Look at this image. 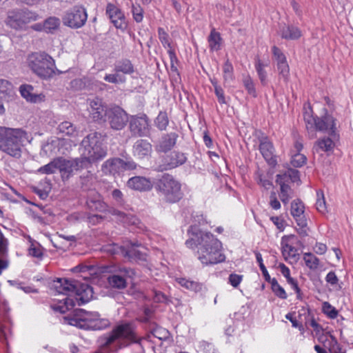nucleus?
<instances>
[{"instance_id": "1", "label": "nucleus", "mask_w": 353, "mask_h": 353, "mask_svg": "<svg viewBox=\"0 0 353 353\" xmlns=\"http://www.w3.org/2000/svg\"><path fill=\"white\" fill-rule=\"evenodd\" d=\"M188 234L186 246L191 249L198 248V259L203 265L216 264L225 261V256L221 252V243L212 233L203 232L194 225L190 226Z\"/></svg>"}, {"instance_id": "2", "label": "nucleus", "mask_w": 353, "mask_h": 353, "mask_svg": "<svg viewBox=\"0 0 353 353\" xmlns=\"http://www.w3.org/2000/svg\"><path fill=\"white\" fill-rule=\"evenodd\" d=\"M52 288L59 294L67 295L63 303L52 307L54 310L63 314L72 309L76 303L81 305L88 303L93 295L90 285L74 279L59 278L52 282Z\"/></svg>"}, {"instance_id": "3", "label": "nucleus", "mask_w": 353, "mask_h": 353, "mask_svg": "<svg viewBox=\"0 0 353 353\" xmlns=\"http://www.w3.org/2000/svg\"><path fill=\"white\" fill-rule=\"evenodd\" d=\"M143 338L139 336L133 323L125 322L115 325L111 332L103 334L98 339L101 350L109 352L137 344L141 346Z\"/></svg>"}, {"instance_id": "4", "label": "nucleus", "mask_w": 353, "mask_h": 353, "mask_svg": "<svg viewBox=\"0 0 353 353\" xmlns=\"http://www.w3.org/2000/svg\"><path fill=\"white\" fill-rule=\"evenodd\" d=\"M27 139L26 132L21 128L0 126V151L12 157H21L23 143Z\"/></svg>"}, {"instance_id": "5", "label": "nucleus", "mask_w": 353, "mask_h": 353, "mask_svg": "<svg viewBox=\"0 0 353 353\" xmlns=\"http://www.w3.org/2000/svg\"><path fill=\"white\" fill-rule=\"evenodd\" d=\"M154 188L161 199L168 203H177L183 196L181 183L170 174H163L157 179Z\"/></svg>"}, {"instance_id": "6", "label": "nucleus", "mask_w": 353, "mask_h": 353, "mask_svg": "<svg viewBox=\"0 0 353 353\" xmlns=\"http://www.w3.org/2000/svg\"><path fill=\"white\" fill-rule=\"evenodd\" d=\"M101 133L93 132L88 134L81 141L82 159L84 162L93 163L103 159L107 155Z\"/></svg>"}, {"instance_id": "7", "label": "nucleus", "mask_w": 353, "mask_h": 353, "mask_svg": "<svg viewBox=\"0 0 353 353\" xmlns=\"http://www.w3.org/2000/svg\"><path fill=\"white\" fill-rule=\"evenodd\" d=\"M68 323L81 329L92 330H103L110 325V321L108 319L100 318L98 312L82 309L76 311L72 316L68 318Z\"/></svg>"}, {"instance_id": "8", "label": "nucleus", "mask_w": 353, "mask_h": 353, "mask_svg": "<svg viewBox=\"0 0 353 353\" xmlns=\"http://www.w3.org/2000/svg\"><path fill=\"white\" fill-rule=\"evenodd\" d=\"M27 63L31 70L41 79H48L55 74L54 60L44 52L29 54Z\"/></svg>"}, {"instance_id": "9", "label": "nucleus", "mask_w": 353, "mask_h": 353, "mask_svg": "<svg viewBox=\"0 0 353 353\" xmlns=\"http://www.w3.org/2000/svg\"><path fill=\"white\" fill-rule=\"evenodd\" d=\"M40 18L36 12L27 8H16L8 12L6 23L11 28L22 30L28 23L36 21Z\"/></svg>"}, {"instance_id": "10", "label": "nucleus", "mask_w": 353, "mask_h": 353, "mask_svg": "<svg viewBox=\"0 0 353 353\" xmlns=\"http://www.w3.org/2000/svg\"><path fill=\"white\" fill-rule=\"evenodd\" d=\"M86 205L88 208L92 211L99 212H108L116 216L119 220L126 223L128 220V216L119 210L109 207L103 201L100 194L96 191H92L87 196Z\"/></svg>"}, {"instance_id": "11", "label": "nucleus", "mask_w": 353, "mask_h": 353, "mask_svg": "<svg viewBox=\"0 0 353 353\" xmlns=\"http://www.w3.org/2000/svg\"><path fill=\"white\" fill-rule=\"evenodd\" d=\"M88 19V14L84 7L75 6L66 10L62 17L64 26L70 28L78 29L83 27Z\"/></svg>"}, {"instance_id": "12", "label": "nucleus", "mask_w": 353, "mask_h": 353, "mask_svg": "<svg viewBox=\"0 0 353 353\" xmlns=\"http://www.w3.org/2000/svg\"><path fill=\"white\" fill-rule=\"evenodd\" d=\"M137 271L125 266H117L114 268L112 274L108 278L109 284L114 288L124 289L127 286V279H133L137 276Z\"/></svg>"}, {"instance_id": "13", "label": "nucleus", "mask_w": 353, "mask_h": 353, "mask_svg": "<svg viewBox=\"0 0 353 353\" xmlns=\"http://www.w3.org/2000/svg\"><path fill=\"white\" fill-rule=\"evenodd\" d=\"M106 118L111 129L114 130H123L129 121L126 112L119 106L108 109Z\"/></svg>"}, {"instance_id": "14", "label": "nucleus", "mask_w": 353, "mask_h": 353, "mask_svg": "<svg viewBox=\"0 0 353 353\" xmlns=\"http://www.w3.org/2000/svg\"><path fill=\"white\" fill-rule=\"evenodd\" d=\"M129 128L133 136L147 137L150 133L148 117L144 114L132 116L129 121Z\"/></svg>"}, {"instance_id": "15", "label": "nucleus", "mask_w": 353, "mask_h": 353, "mask_svg": "<svg viewBox=\"0 0 353 353\" xmlns=\"http://www.w3.org/2000/svg\"><path fill=\"white\" fill-rule=\"evenodd\" d=\"M259 142V150L263 157L269 165L274 168L277 164V157L273 143L267 137H261Z\"/></svg>"}, {"instance_id": "16", "label": "nucleus", "mask_w": 353, "mask_h": 353, "mask_svg": "<svg viewBox=\"0 0 353 353\" xmlns=\"http://www.w3.org/2000/svg\"><path fill=\"white\" fill-rule=\"evenodd\" d=\"M58 170L62 173L63 177L69 178L74 170L82 168L85 163L83 159L66 160L63 158L57 159Z\"/></svg>"}, {"instance_id": "17", "label": "nucleus", "mask_w": 353, "mask_h": 353, "mask_svg": "<svg viewBox=\"0 0 353 353\" xmlns=\"http://www.w3.org/2000/svg\"><path fill=\"white\" fill-rule=\"evenodd\" d=\"M105 13L116 28L125 29L126 28L125 14L114 4L108 3L106 6Z\"/></svg>"}, {"instance_id": "18", "label": "nucleus", "mask_w": 353, "mask_h": 353, "mask_svg": "<svg viewBox=\"0 0 353 353\" xmlns=\"http://www.w3.org/2000/svg\"><path fill=\"white\" fill-rule=\"evenodd\" d=\"M315 128L319 131L329 130V134L332 138L337 137L336 133V119L331 115L325 114L322 117H317L314 119Z\"/></svg>"}, {"instance_id": "19", "label": "nucleus", "mask_w": 353, "mask_h": 353, "mask_svg": "<svg viewBox=\"0 0 353 353\" xmlns=\"http://www.w3.org/2000/svg\"><path fill=\"white\" fill-rule=\"evenodd\" d=\"M187 160V157L182 152L173 151L166 155L163 159V165H161L163 170H168L183 165Z\"/></svg>"}, {"instance_id": "20", "label": "nucleus", "mask_w": 353, "mask_h": 353, "mask_svg": "<svg viewBox=\"0 0 353 353\" xmlns=\"http://www.w3.org/2000/svg\"><path fill=\"white\" fill-rule=\"evenodd\" d=\"M152 152V144L145 139H138L132 146V154L138 159H148Z\"/></svg>"}, {"instance_id": "21", "label": "nucleus", "mask_w": 353, "mask_h": 353, "mask_svg": "<svg viewBox=\"0 0 353 353\" xmlns=\"http://www.w3.org/2000/svg\"><path fill=\"white\" fill-rule=\"evenodd\" d=\"M127 186L139 192H148L152 189L153 184L151 180L145 176H136L131 177L127 181Z\"/></svg>"}, {"instance_id": "22", "label": "nucleus", "mask_w": 353, "mask_h": 353, "mask_svg": "<svg viewBox=\"0 0 353 353\" xmlns=\"http://www.w3.org/2000/svg\"><path fill=\"white\" fill-rule=\"evenodd\" d=\"M305 206L301 199H296L292 201L290 214L298 225L305 224L306 217L305 216Z\"/></svg>"}, {"instance_id": "23", "label": "nucleus", "mask_w": 353, "mask_h": 353, "mask_svg": "<svg viewBox=\"0 0 353 353\" xmlns=\"http://www.w3.org/2000/svg\"><path fill=\"white\" fill-rule=\"evenodd\" d=\"M102 171L106 174H119L123 172V159L120 158H114L107 160L102 165Z\"/></svg>"}, {"instance_id": "24", "label": "nucleus", "mask_w": 353, "mask_h": 353, "mask_svg": "<svg viewBox=\"0 0 353 353\" xmlns=\"http://www.w3.org/2000/svg\"><path fill=\"white\" fill-rule=\"evenodd\" d=\"M276 183L279 185H289L290 182L294 183L299 180V172L297 170L289 168L283 173L276 175Z\"/></svg>"}, {"instance_id": "25", "label": "nucleus", "mask_w": 353, "mask_h": 353, "mask_svg": "<svg viewBox=\"0 0 353 353\" xmlns=\"http://www.w3.org/2000/svg\"><path fill=\"white\" fill-rule=\"evenodd\" d=\"M279 32L281 37L287 40H296L302 35L300 29L292 24H283L281 26Z\"/></svg>"}, {"instance_id": "26", "label": "nucleus", "mask_w": 353, "mask_h": 353, "mask_svg": "<svg viewBox=\"0 0 353 353\" xmlns=\"http://www.w3.org/2000/svg\"><path fill=\"white\" fill-rule=\"evenodd\" d=\"M33 90L34 88L30 85H22L20 86V93L27 101L38 103L44 101L45 95L33 93Z\"/></svg>"}, {"instance_id": "27", "label": "nucleus", "mask_w": 353, "mask_h": 353, "mask_svg": "<svg viewBox=\"0 0 353 353\" xmlns=\"http://www.w3.org/2000/svg\"><path fill=\"white\" fill-rule=\"evenodd\" d=\"M177 137L178 135L175 132L164 134L159 141L157 150L163 152L171 150L176 144Z\"/></svg>"}, {"instance_id": "28", "label": "nucleus", "mask_w": 353, "mask_h": 353, "mask_svg": "<svg viewBox=\"0 0 353 353\" xmlns=\"http://www.w3.org/2000/svg\"><path fill=\"white\" fill-rule=\"evenodd\" d=\"M267 66H268V63H265L259 58L256 59L254 63L255 70L260 82L263 86L267 85L268 83L267 72L265 70Z\"/></svg>"}, {"instance_id": "29", "label": "nucleus", "mask_w": 353, "mask_h": 353, "mask_svg": "<svg viewBox=\"0 0 353 353\" xmlns=\"http://www.w3.org/2000/svg\"><path fill=\"white\" fill-rule=\"evenodd\" d=\"M43 21L45 32L47 34H54L61 26V20L57 17H49Z\"/></svg>"}, {"instance_id": "30", "label": "nucleus", "mask_w": 353, "mask_h": 353, "mask_svg": "<svg viewBox=\"0 0 353 353\" xmlns=\"http://www.w3.org/2000/svg\"><path fill=\"white\" fill-rule=\"evenodd\" d=\"M123 256L128 258L131 261H146V255L139 250L132 247L129 249L125 248Z\"/></svg>"}, {"instance_id": "31", "label": "nucleus", "mask_w": 353, "mask_h": 353, "mask_svg": "<svg viewBox=\"0 0 353 353\" xmlns=\"http://www.w3.org/2000/svg\"><path fill=\"white\" fill-rule=\"evenodd\" d=\"M114 70L118 73L130 74L134 72V66L129 59H122L115 64Z\"/></svg>"}, {"instance_id": "32", "label": "nucleus", "mask_w": 353, "mask_h": 353, "mask_svg": "<svg viewBox=\"0 0 353 353\" xmlns=\"http://www.w3.org/2000/svg\"><path fill=\"white\" fill-rule=\"evenodd\" d=\"M221 37L220 33L213 28L208 37V43L210 50L212 51H218L221 49Z\"/></svg>"}, {"instance_id": "33", "label": "nucleus", "mask_w": 353, "mask_h": 353, "mask_svg": "<svg viewBox=\"0 0 353 353\" xmlns=\"http://www.w3.org/2000/svg\"><path fill=\"white\" fill-rule=\"evenodd\" d=\"M14 94L12 84L6 79H0V97H11Z\"/></svg>"}, {"instance_id": "34", "label": "nucleus", "mask_w": 353, "mask_h": 353, "mask_svg": "<svg viewBox=\"0 0 353 353\" xmlns=\"http://www.w3.org/2000/svg\"><path fill=\"white\" fill-rule=\"evenodd\" d=\"M94 181V177L92 176V174L89 173H88L86 176H81L80 183L83 191H88L89 193H90L92 191H95L93 190Z\"/></svg>"}, {"instance_id": "35", "label": "nucleus", "mask_w": 353, "mask_h": 353, "mask_svg": "<svg viewBox=\"0 0 353 353\" xmlns=\"http://www.w3.org/2000/svg\"><path fill=\"white\" fill-rule=\"evenodd\" d=\"M101 250L103 252L112 256L121 254L123 256L125 248L116 243H110L104 245Z\"/></svg>"}, {"instance_id": "36", "label": "nucleus", "mask_w": 353, "mask_h": 353, "mask_svg": "<svg viewBox=\"0 0 353 353\" xmlns=\"http://www.w3.org/2000/svg\"><path fill=\"white\" fill-rule=\"evenodd\" d=\"M334 147V143L332 139L330 137H327L319 140L315 149L316 152H318L319 150L323 152H330L333 150Z\"/></svg>"}, {"instance_id": "37", "label": "nucleus", "mask_w": 353, "mask_h": 353, "mask_svg": "<svg viewBox=\"0 0 353 353\" xmlns=\"http://www.w3.org/2000/svg\"><path fill=\"white\" fill-rule=\"evenodd\" d=\"M57 130L63 135L72 136L76 132V128L72 123L63 121L58 125Z\"/></svg>"}, {"instance_id": "38", "label": "nucleus", "mask_w": 353, "mask_h": 353, "mask_svg": "<svg viewBox=\"0 0 353 353\" xmlns=\"http://www.w3.org/2000/svg\"><path fill=\"white\" fill-rule=\"evenodd\" d=\"M271 284V288L274 294L280 299H287V294L285 290L279 284L275 278L272 279L268 281Z\"/></svg>"}, {"instance_id": "39", "label": "nucleus", "mask_w": 353, "mask_h": 353, "mask_svg": "<svg viewBox=\"0 0 353 353\" xmlns=\"http://www.w3.org/2000/svg\"><path fill=\"white\" fill-rule=\"evenodd\" d=\"M303 260L305 265L311 270H316L319 265V259L310 252H307L303 254Z\"/></svg>"}, {"instance_id": "40", "label": "nucleus", "mask_w": 353, "mask_h": 353, "mask_svg": "<svg viewBox=\"0 0 353 353\" xmlns=\"http://www.w3.org/2000/svg\"><path fill=\"white\" fill-rule=\"evenodd\" d=\"M155 125L159 130H165L168 125L169 119L165 112H160L157 117Z\"/></svg>"}, {"instance_id": "41", "label": "nucleus", "mask_w": 353, "mask_h": 353, "mask_svg": "<svg viewBox=\"0 0 353 353\" xmlns=\"http://www.w3.org/2000/svg\"><path fill=\"white\" fill-rule=\"evenodd\" d=\"M296 239V236L294 234H290L287 236H283L281 239V244L283 245V253L284 254V252H285L287 250H288V254L290 255H294V252L296 251L294 247L289 245L288 243L291 240Z\"/></svg>"}, {"instance_id": "42", "label": "nucleus", "mask_w": 353, "mask_h": 353, "mask_svg": "<svg viewBox=\"0 0 353 353\" xmlns=\"http://www.w3.org/2000/svg\"><path fill=\"white\" fill-rule=\"evenodd\" d=\"M255 174V179L257 183L266 190L270 189L272 185V182L268 179V177L265 176L260 170H258Z\"/></svg>"}, {"instance_id": "43", "label": "nucleus", "mask_w": 353, "mask_h": 353, "mask_svg": "<svg viewBox=\"0 0 353 353\" xmlns=\"http://www.w3.org/2000/svg\"><path fill=\"white\" fill-rule=\"evenodd\" d=\"M243 83L248 93L253 97H256L255 85L252 78L249 75L245 77L243 79Z\"/></svg>"}, {"instance_id": "44", "label": "nucleus", "mask_w": 353, "mask_h": 353, "mask_svg": "<svg viewBox=\"0 0 353 353\" xmlns=\"http://www.w3.org/2000/svg\"><path fill=\"white\" fill-rule=\"evenodd\" d=\"M108 109L105 105H102L100 109H94L90 110V114L94 121H101L107 117Z\"/></svg>"}, {"instance_id": "45", "label": "nucleus", "mask_w": 353, "mask_h": 353, "mask_svg": "<svg viewBox=\"0 0 353 353\" xmlns=\"http://www.w3.org/2000/svg\"><path fill=\"white\" fill-rule=\"evenodd\" d=\"M57 163V159H54L47 165H45L44 166L39 168L37 172L41 174H53L56 172L57 170H58Z\"/></svg>"}, {"instance_id": "46", "label": "nucleus", "mask_w": 353, "mask_h": 353, "mask_svg": "<svg viewBox=\"0 0 353 353\" xmlns=\"http://www.w3.org/2000/svg\"><path fill=\"white\" fill-rule=\"evenodd\" d=\"M131 12L133 17V19L137 23H141L143 21L144 11L140 5L132 4Z\"/></svg>"}, {"instance_id": "47", "label": "nucleus", "mask_w": 353, "mask_h": 353, "mask_svg": "<svg viewBox=\"0 0 353 353\" xmlns=\"http://www.w3.org/2000/svg\"><path fill=\"white\" fill-rule=\"evenodd\" d=\"M276 66L280 77L286 82L288 80L290 74V68L288 62L277 63Z\"/></svg>"}, {"instance_id": "48", "label": "nucleus", "mask_w": 353, "mask_h": 353, "mask_svg": "<svg viewBox=\"0 0 353 353\" xmlns=\"http://www.w3.org/2000/svg\"><path fill=\"white\" fill-rule=\"evenodd\" d=\"M158 36L159 39L160 40L161 43H162L164 48H168V49L172 48L171 44L169 41V35L163 28H158Z\"/></svg>"}, {"instance_id": "49", "label": "nucleus", "mask_w": 353, "mask_h": 353, "mask_svg": "<svg viewBox=\"0 0 353 353\" xmlns=\"http://www.w3.org/2000/svg\"><path fill=\"white\" fill-rule=\"evenodd\" d=\"M151 334L159 340H164L168 337L169 332L164 328L156 326L152 330Z\"/></svg>"}, {"instance_id": "50", "label": "nucleus", "mask_w": 353, "mask_h": 353, "mask_svg": "<svg viewBox=\"0 0 353 353\" xmlns=\"http://www.w3.org/2000/svg\"><path fill=\"white\" fill-rule=\"evenodd\" d=\"M323 312L331 319H335L338 315V311L336 309L331 305L328 302H324L323 303Z\"/></svg>"}, {"instance_id": "51", "label": "nucleus", "mask_w": 353, "mask_h": 353, "mask_svg": "<svg viewBox=\"0 0 353 353\" xmlns=\"http://www.w3.org/2000/svg\"><path fill=\"white\" fill-rule=\"evenodd\" d=\"M104 80L112 83H119L125 82V78L123 76L119 74L118 72H115L114 74H106L104 77Z\"/></svg>"}, {"instance_id": "52", "label": "nucleus", "mask_w": 353, "mask_h": 353, "mask_svg": "<svg viewBox=\"0 0 353 353\" xmlns=\"http://www.w3.org/2000/svg\"><path fill=\"white\" fill-rule=\"evenodd\" d=\"M223 70L224 80L225 81L232 80L233 77V66L228 59L225 62Z\"/></svg>"}, {"instance_id": "53", "label": "nucleus", "mask_w": 353, "mask_h": 353, "mask_svg": "<svg viewBox=\"0 0 353 353\" xmlns=\"http://www.w3.org/2000/svg\"><path fill=\"white\" fill-rule=\"evenodd\" d=\"M69 85L71 90L79 91L85 87L86 82L85 79H74L70 82Z\"/></svg>"}, {"instance_id": "54", "label": "nucleus", "mask_w": 353, "mask_h": 353, "mask_svg": "<svg viewBox=\"0 0 353 353\" xmlns=\"http://www.w3.org/2000/svg\"><path fill=\"white\" fill-rule=\"evenodd\" d=\"M329 343V350L332 353H345L342 352V349L341 347L340 344L338 343L336 339L330 335V340L328 341Z\"/></svg>"}, {"instance_id": "55", "label": "nucleus", "mask_w": 353, "mask_h": 353, "mask_svg": "<svg viewBox=\"0 0 353 353\" xmlns=\"http://www.w3.org/2000/svg\"><path fill=\"white\" fill-rule=\"evenodd\" d=\"M179 283L181 286L193 291H197L201 289L199 283L185 279H181Z\"/></svg>"}, {"instance_id": "56", "label": "nucleus", "mask_w": 353, "mask_h": 353, "mask_svg": "<svg viewBox=\"0 0 353 353\" xmlns=\"http://www.w3.org/2000/svg\"><path fill=\"white\" fill-rule=\"evenodd\" d=\"M256 261L259 263V268L262 272L263 276L266 281H270L272 279L268 274V272L263 264L262 256L259 252H256Z\"/></svg>"}, {"instance_id": "57", "label": "nucleus", "mask_w": 353, "mask_h": 353, "mask_svg": "<svg viewBox=\"0 0 353 353\" xmlns=\"http://www.w3.org/2000/svg\"><path fill=\"white\" fill-rule=\"evenodd\" d=\"M306 157L301 154H296L293 156L291 161L292 165L295 168L303 166L306 163Z\"/></svg>"}, {"instance_id": "58", "label": "nucleus", "mask_w": 353, "mask_h": 353, "mask_svg": "<svg viewBox=\"0 0 353 353\" xmlns=\"http://www.w3.org/2000/svg\"><path fill=\"white\" fill-rule=\"evenodd\" d=\"M153 299L154 302L157 303H167L168 302V296L161 291L153 290Z\"/></svg>"}, {"instance_id": "59", "label": "nucleus", "mask_w": 353, "mask_h": 353, "mask_svg": "<svg viewBox=\"0 0 353 353\" xmlns=\"http://www.w3.org/2000/svg\"><path fill=\"white\" fill-rule=\"evenodd\" d=\"M242 279L243 275L232 273L229 276L228 282L234 288H237L242 281Z\"/></svg>"}, {"instance_id": "60", "label": "nucleus", "mask_w": 353, "mask_h": 353, "mask_svg": "<svg viewBox=\"0 0 353 353\" xmlns=\"http://www.w3.org/2000/svg\"><path fill=\"white\" fill-rule=\"evenodd\" d=\"M272 53L276 58V63L287 62L285 56L276 46L272 47Z\"/></svg>"}, {"instance_id": "61", "label": "nucleus", "mask_w": 353, "mask_h": 353, "mask_svg": "<svg viewBox=\"0 0 353 353\" xmlns=\"http://www.w3.org/2000/svg\"><path fill=\"white\" fill-rule=\"evenodd\" d=\"M28 252L30 256L38 259H41L43 256V252L39 245L35 246L32 244L28 250Z\"/></svg>"}, {"instance_id": "62", "label": "nucleus", "mask_w": 353, "mask_h": 353, "mask_svg": "<svg viewBox=\"0 0 353 353\" xmlns=\"http://www.w3.org/2000/svg\"><path fill=\"white\" fill-rule=\"evenodd\" d=\"M279 197H292L293 190L290 185H279Z\"/></svg>"}, {"instance_id": "63", "label": "nucleus", "mask_w": 353, "mask_h": 353, "mask_svg": "<svg viewBox=\"0 0 353 353\" xmlns=\"http://www.w3.org/2000/svg\"><path fill=\"white\" fill-rule=\"evenodd\" d=\"M89 105H90V110H93L94 109H100L102 105H103V103L101 99L95 97L92 99H89Z\"/></svg>"}, {"instance_id": "64", "label": "nucleus", "mask_w": 353, "mask_h": 353, "mask_svg": "<svg viewBox=\"0 0 353 353\" xmlns=\"http://www.w3.org/2000/svg\"><path fill=\"white\" fill-rule=\"evenodd\" d=\"M112 196L113 199L119 205L123 204V193L119 189H114L112 192Z\"/></svg>"}]
</instances>
